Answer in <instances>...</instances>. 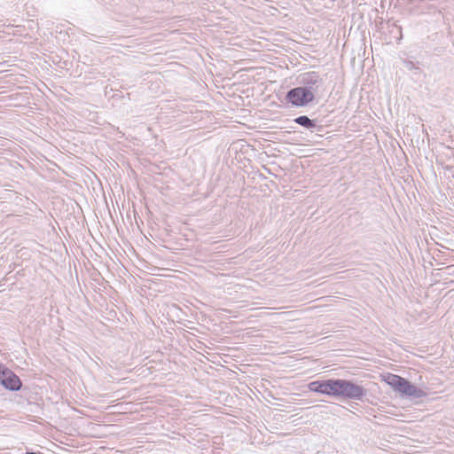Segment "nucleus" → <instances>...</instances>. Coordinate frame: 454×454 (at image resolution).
Here are the masks:
<instances>
[{
  "mask_svg": "<svg viewBox=\"0 0 454 454\" xmlns=\"http://www.w3.org/2000/svg\"><path fill=\"white\" fill-rule=\"evenodd\" d=\"M365 395L366 390L361 385L348 380H333V397L362 401Z\"/></svg>",
  "mask_w": 454,
  "mask_h": 454,
  "instance_id": "1",
  "label": "nucleus"
},
{
  "mask_svg": "<svg viewBox=\"0 0 454 454\" xmlns=\"http://www.w3.org/2000/svg\"><path fill=\"white\" fill-rule=\"evenodd\" d=\"M288 103L297 107L308 106L314 101V98L309 90H304L301 86L291 89L286 95Z\"/></svg>",
  "mask_w": 454,
  "mask_h": 454,
  "instance_id": "3",
  "label": "nucleus"
},
{
  "mask_svg": "<svg viewBox=\"0 0 454 454\" xmlns=\"http://www.w3.org/2000/svg\"><path fill=\"white\" fill-rule=\"evenodd\" d=\"M0 383L11 391H18L22 387L20 378L2 364H0Z\"/></svg>",
  "mask_w": 454,
  "mask_h": 454,
  "instance_id": "4",
  "label": "nucleus"
},
{
  "mask_svg": "<svg viewBox=\"0 0 454 454\" xmlns=\"http://www.w3.org/2000/svg\"><path fill=\"white\" fill-rule=\"evenodd\" d=\"M294 121L309 130L317 128V121L309 119L307 115H300L296 117Z\"/></svg>",
  "mask_w": 454,
  "mask_h": 454,
  "instance_id": "6",
  "label": "nucleus"
},
{
  "mask_svg": "<svg viewBox=\"0 0 454 454\" xmlns=\"http://www.w3.org/2000/svg\"><path fill=\"white\" fill-rule=\"evenodd\" d=\"M333 380H315L309 384V389L312 392L333 396Z\"/></svg>",
  "mask_w": 454,
  "mask_h": 454,
  "instance_id": "5",
  "label": "nucleus"
},
{
  "mask_svg": "<svg viewBox=\"0 0 454 454\" xmlns=\"http://www.w3.org/2000/svg\"><path fill=\"white\" fill-rule=\"evenodd\" d=\"M394 28L396 30V32L399 34L398 39H401L403 37L402 35V27L400 26H397L395 23L393 24Z\"/></svg>",
  "mask_w": 454,
  "mask_h": 454,
  "instance_id": "11",
  "label": "nucleus"
},
{
  "mask_svg": "<svg viewBox=\"0 0 454 454\" xmlns=\"http://www.w3.org/2000/svg\"><path fill=\"white\" fill-rule=\"evenodd\" d=\"M26 454H41V453H37V452H27Z\"/></svg>",
  "mask_w": 454,
  "mask_h": 454,
  "instance_id": "12",
  "label": "nucleus"
},
{
  "mask_svg": "<svg viewBox=\"0 0 454 454\" xmlns=\"http://www.w3.org/2000/svg\"><path fill=\"white\" fill-rule=\"evenodd\" d=\"M426 395H427V393L423 389L416 387L411 382H409V385L407 387V391H406L404 396H408V397H411V398H422V397H425Z\"/></svg>",
  "mask_w": 454,
  "mask_h": 454,
  "instance_id": "7",
  "label": "nucleus"
},
{
  "mask_svg": "<svg viewBox=\"0 0 454 454\" xmlns=\"http://www.w3.org/2000/svg\"><path fill=\"white\" fill-rule=\"evenodd\" d=\"M403 378L399 376V375H395V374H391V373H388L387 375V377L385 378V381L387 382V385H389L393 390L395 392L396 389L398 388L399 385H400V382L401 380H403Z\"/></svg>",
  "mask_w": 454,
  "mask_h": 454,
  "instance_id": "8",
  "label": "nucleus"
},
{
  "mask_svg": "<svg viewBox=\"0 0 454 454\" xmlns=\"http://www.w3.org/2000/svg\"><path fill=\"white\" fill-rule=\"evenodd\" d=\"M299 83L304 90H309L313 98L319 94L324 87L325 81L317 72H307L299 76Z\"/></svg>",
  "mask_w": 454,
  "mask_h": 454,
  "instance_id": "2",
  "label": "nucleus"
},
{
  "mask_svg": "<svg viewBox=\"0 0 454 454\" xmlns=\"http://www.w3.org/2000/svg\"><path fill=\"white\" fill-rule=\"evenodd\" d=\"M409 380L406 379H403L400 382V385L395 392L399 393L401 395H405V393L407 391V387L409 385Z\"/></svg>",
  "mask_w": 454,
  "mask_h": 454,
  "instance_id": "9",
  "label": "nucleus"
},
{
  "mask_svg": "<svg viewBox=\"0 0 454 454\" xmlns=\"http://www.w3.org/2000/svg\"><path fill=\"white\" fill-rule=\"evenodd\" d=\"M404 66L410 71L419 70V68L418 67H416V65L412 61H410V60H405L404 61Z\"/></svg>",
  "mask_w": 454,
  "mask_h": 454,
  "instance_id": "10",
  "label": "nucleus"
}]
</instances>
